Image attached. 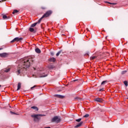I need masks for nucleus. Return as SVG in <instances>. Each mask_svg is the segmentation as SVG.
Segmentation results:
<instances>
[{
  "label": "nucleus",
  "instance_id": "f257e3e1",
  "mask_svg": "<svg viewBox=\"0 0 128 128\" xmlns=\"http://www.w3.org/2000/svg\"><path fill=\"white\" fill-rule=\"evenodd\" d=\"M30 62L32 59L22 58L16 62V64H18V66L17 68L14 70L17 76H22L26 72V68L30 66Z\"/></svg>",
  "mask_w": 128,
  "mask_h": 128
},
{
  "label": "nucleus",
  "instance_id": "f03ea898",
  "mask_svg": "<svg viewBox=\"0 0 128 128\" xmlns=\"http://www.w3.org/2000/svg\"><path fill=\"white\" fill-rule=\"evenodd\" d=\"M52 14V10H48L42 16V17L39 19V22H42V20L44 18H48V16H50V14Z\"/></svg>",
  "mask_w": 128,
  "mask_h": 128
},
{
  "label": "nucleus",
  "instance_id": "7ed1b4c3",
  "mask_svg": "<svg viewBox=\"0 0 128 128\" xmlns=\"http://www.w3.org/2000/svg\"><path fill=\"white\" fill-rule=\"evenodd\" d=\"M44 114H34L31 115L32 118H34V120L36 121V119L38 120H40V118H39L38 116H44Z\"/></svg>",
  "mask_w": 128,
  "mask_h": 128
},
{
  "label": "nucleus",
  "instance_id": "20e7f679",
  "mask_svg": "<svg viewBox=\"0 0 128 128\" xmlns=\"http://www.w3.org/2000/svg\"><path fill=\"white\" fill-rule=\"evenodd\" d=\"M52 122L58 124V122H60V118L58 116H55L52 119Z\"/></svg>",
  "mask_w": 128,
  "mask_h": 128
},
{
  "label": "nucleus",
  "instance_id": "39448f33",
  "mask_svg": "<svg viewBox=\"0 0 128 128\" xmlns=\"http://www.w3.org/2000/svg\"><path fill=\"white\" fill-rule=\"evenodd\" d=\"M38 74L40 78H46V76H48V74H44V72H40Z\"/></svg>",
  "mask_w": 128,
  "mask_h": 128
},
{
  "label": "nucleus",
  "instance_id": "423d86ee",
  "mask_svg": "<svg viewBox=\"0 0 128 128\" xmlns=\"http://www.w3.org/2000/svg\"><path fill=\"white\" fill-rule=\"evenodd\" d=\"M20 40H22V38H20L18 37H16L11 41V42H20Z\"/></svg>",
  "mask_w": 128,
  "mask_h": 128
},
{
  "label": "nucleus",
  "instance_id": "0eeeda50",
  "mask_svg": "<svg viewBox=\"0 0 128 128\" xmlns=\"http://www.w3.org/2000/svg\"><path fill=\"white\" fill-rule=\"evenodd\" d=\"M8 54H10L6 52L2 53L0 54V58H6Z\"/></svg>",
  "mask_w": 128,
  "mask_h": 128
},
{
  "label": "nucleus",
  "instance_id": "6e6552de",
  "mask_svg": "<svg viewBox=\"0 0 128 128\" xmlns=\"http://www.w3.org/2000/svg\"><path fill=\"white\" fill-rule=\"evenodd\" d=\"M95 102H102L104 100L102 98H97L94 99Z\"/></svg>",
  "mask_w": 128,
  "mask_h": 128
},
{
  "label": "nucleus",
  "instance_id": "1a4fd4ad",
  "mask_svg": "<svg viewBox=\"0 0 128 128\" xmlns=\"http://www.w3.org/2000/svg\"><path fill=\"white\" fill-rule=\"evenodd\" d=\"M54 96L58 98H64V96L60 94H54Z\"/></svg>",
  "mask_w": 128,
  "mask_h": 128
},
{
  "label": "nucleus",
  "instance_id": "9d476101",
  "mask_svg": "<svg viewBox=\"0 0 128 128\" xmlns=\"http://www.w3.org/2000/svg\"><path fill=\"white\" fill-rule=\"evenodd\" d=\"M40 22V20H38V22H35V23H34V24H32L31 25L30 27H31V28H34V26H36V25L38 24H40V22Z\"/></svg>",
  "mask_w": 128,
  "mask_h": 128
},
{
  "label": "nucleus",
  "instance_id": "9b49d317",
  "mask_svg": "<svg viewBox=\"0 0 128 128\" xmlns=\"http://www.w3.org/2000/svg\"><path fill=\"white\" fill-rule=\"evenodd\" d=\"M48 60L49 62H54L56 60L54 58H50Z\"/></svg>",
  "mask_w": 128,
  "mask_h": 128
},
{
  "label": "nucleus",
  "instance_id": "f8f14e48",
  "mask_svg": "<svg viewBox=\"0 0 128 128\" xmlns=\"http://www.w3.org/2000/svg\"><path fill=\"white\" fill-rule=\"evenodd\" d=\"M84 124L83 122H80L76 126H74L75 128H80V126H82V124Z\"/></svg>",
  "mask_w": 128,
  "mask_h": 128
},
{
  "label": "nucleus",
  "instance_id": "ddd939ff",
  "mask_svg": "<svg viewBox=\"0 0 128 128\" xmlns=\"http://www.w3.org/2000/svg\"><path fill=\"white\" fill-rule=\"evenodd\" d=\"M21 86H22V84H20V82H18V84L17 90H20V89Z\"/></svg>",
  "mask_w": 128,
  "mask_h": 128
},
{
  "label": "nucleus",
  "instance_id": "4468645a",
  "mask_svg": "<svg viewBox=\"0 0 128 128\" xmlns=\"http://www.w3.org/2000/svg\"><path fill=\"white\" fill-rule=\"evenodd\" d=\"M2 18L4 20H10V17L6 16V15H3Z\"/></svg>",
  "mask_w": 128,
  "mask_h": 128
},
{
  "label": "nucleus",
  "instance_id": "2eb2a0df",
  "mask_svg": "<svg viewBox=\"0 0 128 128\" xmlns=\"http://www.w3.org/2000/svg\"><path fill=\"white\" fill-rule=\"evenodd\" d=\"M35 52H37V54H40V50L38 48H36L35 49Z\"/></svg>",
  "mask_w": 128,
  "mask_h": 128
},
{
  "label": "nucleus",
  "instance_id": "dca6fc26",
  "mask_svg": "<svg viewBox=\"0 0 128 128\" xmlns=\"http://www.w3.org/2000/svg\"><path fill=\"white\" fill-rule=\"evenodd\" d=\"M31 108H32L33 110H38V107L36 106H33L31 107Z\"/></svg>",
  "mask_w": 128,
  "mask_h": 128
},
{
  "label": "nucleus",
  "instance_id": "f3484780",
  "mask_svg": "<svg viewBox=\"0 0 128 128\" xmlns=\"http://www.w3.org/2000/svg\"><path fill=\"white\" fill-rule=\"evenodd\" d=\"M106 84H108V80H104L101 83L102 86H104Z\"/></svg>",
  "mask_w": 128,
  "mask_h": 128
},
{
  "label": "nucleus",
  "instance_id": "a211bd4d",
  "mask_svg": "<svg viewBox=\"0 0 128 128\" xmlns=\"http://www.w3.org/2000/svg\"><path fill=\"white\" fill-rule=\"evenodd\" d=\"M29 30L30 32H34V29L32 28H30Z\"/></svg>",
  "mask_w": 128,
  "mask_h": 128
},
{
  "label": "nucleus",
  "instance_id": "6ab92c4d",
  "mask_svg": "<svg viewBox=\"0 0 128 128\" xmlns=\"http://www.w3.org/2000/svg\"><path fill=\"white\" fill-rule=\"evenodd\" d=\"M10 68H8L5 69V70H4V72H10Z\"/></svg>",
  "mask_w": 128,
  "mask_h": 128
},
{
  "label": "nucleus",
  "instance_id": "aec40b11",
  "mask_svg": "<svg viewBox=\"0 0 128 128\" xmlns=\"http://www.w3.org/2000/svg\"><path fill=\"white\" fill-rule=\"evenodd\" d=\"M94 58H96V56H92L90 58V59L92 60H94Z\"/></svg>",
  "mask_w": 128,
  "mask_h": 128
},
{
  "label": "nucleus",
  "instance_id": "412c9836",
  "mask_svg": "<svg viewBox=\"0 0 128 128\" xmlns=\"http://www.w3.org/2000/svg\"><path fill=\"white\" fill-rule=\"evenodd\" d=\"M18 12V10H14L13 12H12V14H16Z\"/></svg>",
  "mask_w": 128,
  "mask_h": 128
},
{
  "label": "nucleus",
  "instance_id": "4be33fe9",
  "mask_svg": "<svg viewBox=\"0 0 128 128\" xmlns=\"http://www.w3.org/2000/svg\"><path fill=\"white\" fill-rule=\"evenodd\" d=\"M124 84L126 86H128V81H126V80L124 81Z\"/></svg>",
  "mask_w": 128,
  "mask_h": 128
},
{
  "label": "nucleus",
  "instance_id": "5701e85b",
  "mask_svg": "<svg viewBox=\"0 0 128 128\" xmlns=\"http://www.w3.org/2000/svg\"><path fill=\"white\" fill-rule=\"evenodd\" d=\"M61 53H62V51L58 52L56 54V56H60V54Z\"/></svg>",
  "mask_w": 128,
  "mask_h": 128
},
{
  "label": "nucleus",
  "instance_id": "b1692460",
  "mask_svg": "<svg viewBox=\"0 0 128 128\" xmlns=\"http://www.w3.org/2000/svg\"><path fill=\"white\" fill-rule=\"evenodd\" d=\"M80 120H82V118L76 120V122H80Z\"/></svg>",
  "mask_w": 128,
  "mask_h": 128
},
{
  "label": "nucleus",
  "instance_id": "393cba45",
  "mask_svg": "<svg viewBox=\"0 0 128 128\" xmlns=\"http://www.w3.org/2000/svg\"><path fill=\"white\" fill-rule=\"evenodd\" d=\"M122 74H126V70H124L122 72Z\"/></svg>",
  "mask_w": 128,
  "mask_h": 128
},
{
  "label": "nucleus",
  "instance_id": "a878e982",
  "mask_svg": "<svg viewBox=\"0 0 128 128\" xmlns=\"http://www.w3.org/2000/svg\"><path fill=\"white\" fill-rule=\"evenodd\" d=\"M84 116V118H88V116H90V114H86Z\"/></svg>",
  "mask_w": 128,
  "mask_h": 128
},
{
  "label": "nucleus",
  "instance_id": "bb28decb",
  "mask_svg": "<svg viewBox=\"0 0 128 128\" xmlns=\"http://www.w3.org/2000/svg\"><path fill=\"white\" fill-rule=\"evenodd\" d=\"M11 114H18L16 112L10 111V112Z\"/></svg>",
  "mask_w": 128,
  "mask_h": 128
},
{
  "label": "nucleus",
  "instance_id": "cd10ccee",
  "mask_svg": "<svg viewBox=\"0 0 128 128\" xmlns=\"http://www.w3.org/2000/svg\"><path fill=\"white\" fill-rule=\"evenodd\" d=\"M104 88H101L99 90V92H104Z\"/></svg>",
  "mask_w": 128,
  "mask_h": 128
},
{
  "label": "nucleus",
  "instance_id": "c85d7f7f",
  "mask_svg": "<svg viewBox=\"0 0 128 128\" xmlns=\"http://www.w3.org/2000/svg\"><path fill=\"white\" fill-rule=\"evenodd\" d=\"M36 86H34L30 88L31 90H34V88H36Z\"/></svg>",
  "mask_w": 128,
  "mask_h": 128
},
{
  "label": "nucleus",
  "instance_id": "c756f323",
  "mask_svg": "<svg viewBox=\"0 0 128 128\" xmlns=\"http://www.w3.org/2000/svg\"><path fill=\"white\" fill-rule=\"evenodd\" d=\"M78 80L76 79V80H73V82H78Z\"/></svg>",
  "mask_w": 128,
  "mask_h": 128
},
{
  "label": "nucleus",
  "instance_id": "7c9ffc66",
  "mask_svg": "<svg viewBox=\"0 0 128 128\" xmlns=\"http://www.w3.org/2000/svg\"><path fill=\"white\" fill-rule=\"evenodd\" d=\"M50 54H51V56H54V52H50Z\"/></svg>",
  "mask_w": 128,
  "mask_h": 128
},
{
  "label": "nucleus",
  "instance_id": "2f4dec72",
  "mask_svg": "<svg viewBox=\"0 0 128 128\" xmlns=\"http://www.w3.org/2000/svg\"><path fill=\"white\" fill-rule=\"evenodd\" d=\"M116 4V3H112V4Z\"/></svg>",
  "mask_w": 128,
  "mask_h": 128
},
{
  "label": "nucleus",
  "instance_id": "473e14b6",
  "mask_svg": "<svg viewBox=\"0 0 128 128\" xmlns=\"http://www.w3.org/2000/svg\"><path fill=\"white\" fill-rule=\"evenodd\" d=\"M2 50V48H0V50Z\"/></svg>",
  "mask_w": 128,
  "mask_h": 128
},
{
  "label": "nucleus",
  "instance_id": "72a5a7b5",
  "mask_svg": "<svg viewBox=\"0 0 128 128\" xmlns=\"http://www.w3.org/2000/svg\"><path fill=\"white\" fill-rule=\"evenodd\" d=\"M2 77V76H0V78Z\"/></svg>",
  "mask_w": 128,
  "mask_h": 128
},
{
  "label": "nucleus",
  "instance_id": "f704fd0d",
  "mask_svg": "<svg viewBox=\"0 0 128 128\" xmlns=\"http://www.w3.org/2000/svg\"><path fill=\"white\" fill-rule=\"evenodd\" d=\"M0 86H2V85H0Z\"/></svg>",
  "mask_w": 128,
  "mask_h": 128
},
{
  "label": "nucleus",
  "instance_id": "c9c22d12",
  "mask_svg": "<svg viewBox=\"0 0 128 128\" xmlns=\"http://www.w3.org/2000/svg\"><path fill=\"white\" fill-rule=\"evenodd\" d=\"M109 4H111V3H110V2H109Z\"/></svg>",
  "mask_w": 128,
  "mask_h": 128
},
{
  "label": "nucleus",
  "instance_id": "e433bc0d",
  "mask_svg": "<svg viewBox=\"0 0 128 128\" xmlns=\"http://www.w3.org/2000/svg\"><path fill=\"white\" fill-rule=\"evenodd\" d=\"M109 4H111V3H110V2H109Z\"/></svg>",
  "mask_w": 128,
  "mask_h": 128
}]
</instances>
